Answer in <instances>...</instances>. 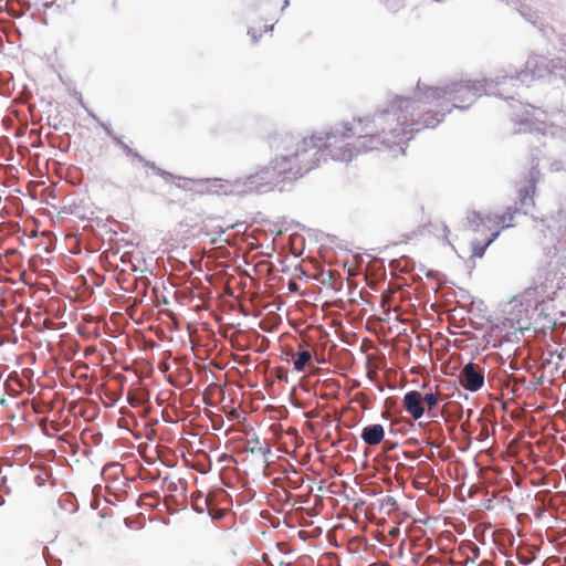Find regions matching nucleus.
<instances>
[{"label":"nucleus","instance_id":"obj_9","mask_svg":"<svg viewBox=\"0 0 566 566\" xmlns=\"http://www.w3.org/2000/svg\"><path fill=\"white\" fill-rule=\"evenodd\" d=\"M405 410L412 417V419H420L426 411L423 407V399L421 392L417 390L408 391L402 399Z\"/></svg>","mask_w":566,"mask_h":566},{"label":"nucleus","instance_id":"obj_2","mask_svg":"<svg viewBox=\"0 0 566 566\" xmlns=\"http://www.w3.org/2000/svg\"><path fill=\"white\" fill-rule=\"evenodd\" d=\"M378 125L369 117H357L344 123L340 135L328 134L326 149L335 160L349 161L354 156L379 149L385 139V125Z\"/></svg>","mask_w":566,"mask_h":566},{"label":"nucleus","instance_id":"obj_4","mask_svg":"<svg viewBox=\"0 0 566 566\" xmlns=\"http://www.w3.org/2000/svg\"><path fill=\"white\" fill-rule=\"evenodd\" d=\"M478 96V87L470 82H460L446 87L424 86L423 102L434 104L440 99H448L452 107L465 108Z\"/></svg>","mask_w":566,"mask_h":566},{"label":"nucleus","instance_id":"obj_17","mask_svg":"<svg viewBox=\"0 0 566 566\" xmlns=\"http://www.w3.org/2000/svg\"><path fill=\"white\" fill-rule=\"evenodd\" d=\"M460 551L464 553L465 555V563L471 562L474 563L475 559L480 556V549L474 544H468L463 547H460Z\"/></svg>","mask_w":566,"mask_h":566},{"label":"nucleus","instance_id":"obj_19","mask_svg":"<svg viewBox=\"0 0 566 566\" xmlns=\"http://www.w3.org/2000/svg\"><path fill=\"white\" fill-rule=\"evenodd\" d=\"M116 144L124 150L127 156L130 157H139L137 153H135L128 145H126L123 140L116 138Z\"/></svg>","mask_w":566,"mask_h":566},{"label":"nucleus","instance_id":"obj_13","mask_svg":"<svg viewBox=\"0 0 566 566\" xmlns=\"http://www.w3.org/2000/svg\"><path fill=\"white\" fill-rule=\"evenodd\" d=\"M500 230H495L490 233L488 238L482 241L475 240L472 242V255L482 258L485 253L486 248L497 238Z\"/></svg>","mask_w":566,"mask_h":566},{"label":"nucleus","instance_id":"obj_20","mask_svg":"<svg viewBox=\"0 0 566 566\" xmlns=\"http://www.w3.org/2000/svg\"><path fill=\"white\" fill-rule=\"evenodd\" d=\"M294 289H296V284L295 283H291L290 284V290H294Z\"/></svg>","mask_w":566,"mask_h":566},{"label":"nucleus","instance_id":"obj_3","mask_svg":"<svg viewBox=\"0 0 566 566\" xmlns=\"http://www.w3.org/2000/svg\"><path fill=\"white\" fill-rule=\"evenodd\" d=\"M423 92L424 88L418 84L415 98L396 97L386 113L379 117L382 125L397 123V126L389 130L395 138L405 136L412 130H420L419 109L429 105L423 102Z\"/></svg>","mask_w":566,"mask_h":566},{"label":"nucleus","instance_id":"obj_16","mask_svg":"<svg viewBox=\"0 0 566 566\" xmlns=\"http://www.w3.org/2000/svg\"><path fill=\"white\" fill-rule=\"evenodd\" d=\"M423 399V407H427L428 415L430 417H436V413L433 412V409L437 407V405L440 401V392H429L422 396Z\"/></svg>","mask_w":566,"mask_h":566},{"label":"nucleus","instance_id":"obj_6","mask_svg":"<svg viewBox=\"0 0 566 566\" xmlns=\"http://www.w3.org/2000/svg\"><path fill=\"white\" fill-rule=\"evenodd\" d=\"M516 209L507 208L505 212L502 214H489L486 218H482V216L472 211L468 216L469 223L474 231L479 230V227L484 222L492 223L495 227H500L501 229H505L513 226L514 216L516 213Z\"/></svg>","mask_w":566,"mask_h":566},{"label":"nucleus","instance_id":"obj_11","mask_svg":"<svg viewBox=\"0 0 566 566\" xmlns=\"http://www.w3.org/2000/svg\"><path fill=\"white\" fill-rule=\"evenodd\" d=\"M385 437V429L380 423L368 424L363 428L360 438L368 446L379 444Z\"/></svg>","mask_w":566,"mask_h":566},{"label":"nucleus","instance_id":"obj_14","mask_svg":"<svg viewBox=\"0 0 566 566\" xmlns=\"http://www.w3.org/2000/svg\"><path fill=\"white\" fill-rule=\"evenodd\" d=\"M535 184L530 181L528 185L524 186L518 191V199L521 206L534 205Z\"/></svg>","mask_w":566,"mask_h":566},{"label":"nucleus","instance_id":"obj_10","mask_svg":"<svg viewBox=\"0 0 566 566\" xmlns=\"http://www.w3.org/2000/svg\"><path fill=\"white\" fill-rule=\"evenodd\" d=\"M286 354L295 357L293 366L296 371H304L305 368L311 364L312 353L310 350L308 343L304 340L298 344L297 353L290 350Z\"/></svg>","mask_w":566,"mask_h":566},{"label":"nucleus","instance_id":"obj_18","mask_svg":"<svg viewBox=\"0 0 566 566\" xmlns=\"http://www.w3.org/2000/svg\"><path fill=\"white\" fill-rule=\"evenodd\" d=\"M430 227H432L433 229L432 230H429L430 232H432L436 237L438 238H441V239H447L448 235H449V229L446 224L443 223H437V224H433V223H430L429 224Z\"/></svg>","mask_w":566,"mask_h":566},{"label":"nucleus","instance_id":"obj_1","mask_svg":"<svg viewBox=\"0 0 566 566\" xmlns=\"http://www.w3.org/2000/svg\"><path fill=\"white\" fill-rule=\"evenodd\" d=\"M280 148L283 153L271 163L280 182H285L297 180L318 167L326 144L319 136H286L281 139Z\"/></svg>","mask_w":566,"mask_h":566},{"label":"nucleus","instance_id":"obj_8","mask_svg":"<svg viewBox=\"0 0 566 566\" xmlns=\"http://www.w3.org/2000/svg\"><path fill=\"white\" fill-rule=\"evenodd\" d=\"M207 191L218 196H243L240 179L233 181L221 178L207 179Z\"/></svg>","mask_w":566,"mask_h":566},{"label":"nucleus","instance_id":"obj_7","mask_svg":"<svg viewBox=\"0 0 566 566\" xmlns=\"http://www.w3.org/2000/svg\"><path fill=\"white\" fill-rule=\"evenodd\" d=\"M459 382L469 391H478L484 385V371L478 364L469 363L460 371Z\"/></svg>","mask_w":566,"mask_h":566},{"label":"nucleus","instance_id":"obj_12","mask_svg":"<svg viewBox=\"0 0 566 566\" xmlns=\"http://www.w3.org/2000/svg\"><path fill=\"white\" fill-rule=\"evenodd\" d=\"M451 108L452 107L449 106L441 107L440 111H428L423 113L421 116H418V119H420V129L436 127L443 119L446 113L451 112Z\"/></svg>","mask_w":566,"mask_h":566},{"label":"nucleus","instance_id":"obj_5","mask_svg":"<svg viewBox=\"0 0 566 566\" xmlns=\"http://www.w3.org/2000/svg\"><path fill=\"white\" fill-rule=\"evenodd\" d=\"M244 195L252 192H266L281 184L275 169L270 161L248 177L239 178Z\"/></svg>","mask_w":566,"mask_h":566},{"label":"nucleus","instance_id":"obj_15","mask_svg":"<svg viewBox=\"0 0 566 566\" xmlns=\"http://www.w3.org/2000/svg\"><path fill=\"white\" fill-rule=\"evenodd\" d=\"M272 25L264 24L261 21L254 22L253 25L249 29V34L252 38L253 42H256L259 38H262L263 34L272 31Z\"/></svg>","mask_w":566,"mask_h":566}]
</instances>
